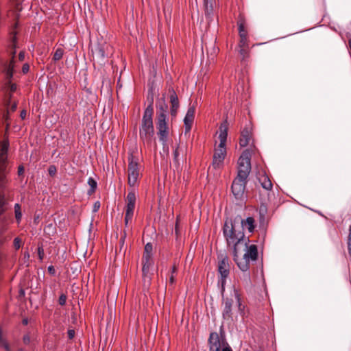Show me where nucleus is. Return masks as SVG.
<instances>
[{
	"mask_svg": "<svg viewBox=\"0 0 351 351\" xmlns=\"http://www.w3.org/2000/svg\"><path fill=\"white\" fill-rule=\"evenodd\" d=\"M8 146V142H0V234L6 230L7 219L3 215L10 201V195L6 190Z\"/></svg>",
	"mask_w": 351,
	"mask_h": 351,
	"instance_id": "nucleus-1",
	"label": "nucleus"
},
{
	"mask_svg": "<svg viewBox=\"0 0 351 351\" xmlns=\"http://www.w3.org/2000/svg\"><path fill=\"white\" fill-rule=\"evenodd\" d=\"M255 228V220L253 217H249L246 219H242L241 217H237L233 221H226L223 226V235L227 241V236H230L233 239L239 232L243 234L242 241L247 244L249 239L245 238L243 230L246 229L249 232H254Z\"/></svg>",
	"mask_w": 351,
	"mask_h": 351,
	"instance_id": "nucleus-2",
	"label": "nucleus"
},
{
	"mask_svg": "<svg viewBox=\"0 0 351 351\" xmlns=\"http://www.w3.org/2000/svg\"><path fill=\"white\" fill-rule=\"evenodd\" d=\"M154 109L152 105H149L145 109L141 125L139 129V137L144 145L150 146L154 136V128L153 125L152 116Z\"/></svg>",
	"mask_w": 351,
	"mask_h": 351,
	"instance_id": "nucleus-3",
	"label": "nucleus"
},
{
	"mask_svg": "<svg viewBox=\"0 0 351 351\" xmlns=\"http://www.w3.org/2000/svg\"><path fill=\"white\" fill-rule=\"evenodd\" d=\"M243 234L239 232L236 237L233 239L230 236H227L228 245H233L234 261L237 263L239 268L243 271H247L250 267V261L243 256L240 257L241 250H246L247 244L242 241Z\"/></svg>",
	"mask_w": 351,
	"mask_h": 351,
	"instance_id": "nucleus-4",
	"label": "nucleus"
},
{
	"mask_svg": "<svg viewBox=\"0 0 351 351\" xmlns=\"http://www.w3.org/2000/svg\"><path fill=\"white\" fill-rule=\"evenodd\" d=\"M228 136V123L227 121L223 122L219 127V138L220 143L218 147L215 149L213 165L215 168L219 167L223 162L226 154V143Z\"/></svg>",
	"mask_w": 351,
	"mask_h": 351,
	"instance_id": "nucleus-5",
	"label": "nucleus"
},
{
	"mask_svg": "<svg viewBox=\"0 0 351 351\" xmlns=\"http://www.w3.org/2000/svg\"><path fill=\"white\" fill-rule=\"evenodd\" d=\"M166 108L167 106H165V108H161V112L157 114L156 128L158 130L159 140L163 145V149L164 151L168 152L167 142L168 139L169 130L166 122Z\"/></svg>",
	"mask_w": 351,
	"mask_h": 351,
	"instance_id": "nucleus-6",
	"label": "nucleus"
},
{
	"mask_svg": "<svg viewBox=\"0 0 351 351\" xmlns=\"http://www.w3.org/2000/svg\"><path fill=\"white\" fill-rule=\"evenodd\" d=\"M251 152L249 149L243 151L238 160L237 178L239 179L247 180L251 171L250 163Z\"/></svg>",
	"mask_w": 351,
	"mask_h": 351,
	"instance_id": "nucleus-7",
	"label": "nucleus"
},
{
	"mask_svg": "<svg viewBox=\"0 0 351 351\" xmlns=\"http://www.w3.org/2000/svg\"><path fill=\"white\" fill-rule=\"evenodd\" d=\"M128 160V184L130 186H134L139 177V165L133 155L129 156Z\"/></svg>",
	"mask_w": 351,
	"mask_h": 351,
	"instance_id": "nucleus-8",
	"label": "nucleus"
},
{
	"mask_svg": "<svg viewBox=\"0 0 351 351\" xmlns=\"http://www.w3.org/2000/svg\"><path fill=\"white\" fill-rule=\"evenodd\" d=\"M136 203V195L134 192L130 191L126 198V207L125 215V225L127 226L133 217Z\"/></svg>",
	"mask_w": 351,
	"mask_h": 351,
	"instance_id": "nucleus-9",
	"label": "nucleus"
},
{
	"mask_svg": "<svg viewBox=\"0 0 351 351\" xmlns=\"http://www.w3.org/2000/svg\"><path fill=\"white\" fill-rule=\"evenodd\" d=\"M229 261L227 256H224L219 261L218 271L221 276V279L219 282L221 285V291H224V285L226 284V278L229 275Z\"/></svg>",
	"mask_w": 351,
	"mask_h": 351,
	"instance_id": "nucleus-10",
	"label": "nucleus"
},
{
	"mask_svg": "<svg viewBox=\"0 0 351 351\" xmlns=\"http://www.w3.org/2000/svg\"><path fill=\"white\" fill-rule=\"evenodd\" d=\"M247 180L236 177L232 184V192L234 197L241 199L245 192Z\"/></svg>",
	"mask_w": 351,
	"mask_h": 351,
	"instance_id": "nucleus-11",
	"label": "nucleus"
},
{
	"mask_svg": "<svg viewBox=\"0 0 351 351\" xmlns=\"http://www.w3.org/2000/svg\"><path fill=\"white\" fill-rule=\"evenodd\" d=\"M208 341L209 351H221L227 344L225 340L221 339L217 332L210 333Z\"/></svg>",
	"mask_w": 351,
	"mask_h": 351,
	"instance_id": "nucleus-12",
	"label": "nucleus"
},
{
	"mask_svg": "<svg viewBox=\"0 0 351 351\" xmlns=\"http://www.w3.org/2000/svg\"><path fill=\"white\" fill-rule=\"evenodd\" d=\"M195 112V108L194 106H191L188 108V110L184 119L185 130L186 132H189L191 129V126L194 121Z\"/></svg>",
	"mask_w": 351,
	"mask_h": 351,
	"instance_id": "nucleus-13",
	"label": "nucleus"
},
{
	"mask_svg": "<svg viewBox=\"0 0 351 351\" xmlns=\"http://www.w3.org/2000/svg\"><path fill=\"white\" fill-rule=\"evenodd\" d=\"M241 252H245L243 256L245 257V258H247L249 261H256L257 259L258 250L256 245H248L247 244L246 250H241Z\"/></svg>",
	"mask_w": 351,
	"mask_h": 351,
	"instance_id": "nucleus-14",
	"label": "nucleus"
},
{
	"mask_svg": "<svg viewBox=\"0 0 351 351\" xmlns=\"http://www.w3.org/2000/svg\"><path fill=\"white\" fill-rule=\"evenodd\" d=\"M250 140V132L248 128H245L241 134L239 144L241 147H245L249 144Z\"/></svg>",
	"mask_w": 351,
	"mask_h": 351,
	"instance_id": "nucleus-15",
	"label": "nucleus"
},
{
	"mask_svg": "<svg viewBox=\"0 0 351 351\" xmlns=\"http://www.w3.org/2000/svg\"><path fill=\"white\" fill-rule=\"evenodd\" d=\"M232 300L226 298L224 301V308L223 311V317L224 318H230L231 317Z\"/></svg>",
	"mask_w": 351,
	"mask_h": 351,
	"instance_id": "nucleus-16",
	"label": "nucleus"
},
{
	"mask_svg": "<svg viewBox=\"0 0 351 351\" xmlns=\"http://www.w3.org/2000/svg\"><path fill=\"white\" fill-rule=\"evenodd\" d=\"M259 182L262 187L267 191L271 190L272 189V183L268 176L266 175H263L259 178Z\"/></svg>",
	"mask_w": 351,
	"mask_h": 351,
	"instance_id": "nucleus-17",
	"label": "nucleus"
},
{
	"mask_svg": "<svg viewBox=\"0 0 351 351\" xmlns=\"http://www.w3.org/2000/svg\"><path fill=\"white\" fill-rule=\"evenodd\" d=\"M109 48H110L109 45H99L96 49L98 56H99L102 59L105 58L106 57H108L110 53H106V51H108Z\"/></svg>",
	"mask_w": 351,
	"mask_h": 351,
	"instance_id": "nucleus-18",
	"label": "nucleus"
},
{
	"mask_svg": "<svg viewBox=\"0 0 351 351\" xmlns=\"http://www.w3.org/2000/svg\"><path fill=\"white\" fill-rule=\"evenodd\" d=\"M204 3L205 7V15L209 21H212L213 19V5L214 3Z\"/></svg>",
	"mask_w": 351,
	"mask_h": 351,
	"instance_id": "nucleus-19",
	"label": "nucleus"
},
{
	"mask_svg": "<svg viewBox=\"0 0 351 351\" xmlns=\"http://www.w3.org/2000/svg\"><path fill=\"white\" fill-rule=\"evenodd\" d=\"M146 262L144 263L143 267V274L145 278V280L147 279L148 282H149L151 278L149 276V268L151 267V263L149 262V259H145Z\"/></svg>",
	"mask_w": 351,
	"mask_h": 351,
	"instance_id": "nucleus-20",
	"label": "nucleus"
},
{
	"mask_svg": "<svg viewBox=\"0 0 351 351\" xmlns=\"http://www.w3.org/2000/svg\"><path fill=\"white\" fill-rule=\"evenodd\" d=\"M170 102L171 104V108H179L178 98L173 90L171 91L170 94Z\"/></svg>",
	"mask_w": 351,
	"mask_h": 351,
	"instance_id": "nucleus-21",
	"label": "nucleus"
},
{
	"mask_svg": "<svg viewBox=\"0 0 351 351\" xmlns=\"http://www.w3.org/2000/svg\"><path fill=\"white\" fill-rule=\"evenodd\" d=\"M14 213L15 218L18 223H20L22 218V213L21 210V206L19 204L14 205Z\"/></svg>",
	"mask_w": 351,
	"mask_h": 351,
	"instance_id": "nucleus-22",
	"label": "nucleus"
},
{
	"mask_svg": "<svg viewBox=\"0 0 351 351\" xmlns=\"http://www.w3.org/2000/svg\"><path fill=\"white\" fill-rule=\"evenodd\" d=\"M88 184L90 186V190L88 191V193L89 195L92 194L93 192H95L96 188H97V182L93 178H89L88 180Z\"/></svg>",
	"mask_w": 351,
	"mask_h": 351,
	"instance_id": "nucleus-23",
	"label": "nucleus"
},
{
	"mask_svg": "<svg viewBox=\"0 0 351 351\" xmlns=\"http://www.w3.org/2000/svg\"><path fill=\"white\" fill-rule=\"evenodd\" d=\"M152 245L150 243H148L145 246V254L143 256V259H149V254L152 251Z\"/></svg>",
	"mask_w": 351,
	"mask_h": 351,
	"instance_id": "nucleus-24",
	"label": "nucleus"
},
{
	"mask_svg": "<svg viewBox=\"0 0 351 351\" xmlns=\"http://www.w3.org/2000/svg\"><path fill=\"white\" fill-rule=\"evenodd\" d=\"M63 53H64L63 49L61 48H58L53 54V60L55 61H58V60H60L62 58Z\"/></svg>",
	"mask_w": 351,
	"mask_h": 351,
	"instance_id": "nucleus-25",
	"label": "nucleus"
},
{
	"mask_svg": "<svg viewBox=\"0 0 351 351\" xmlns=\"http://www.w3.org/2000/svg\"><path fill=\"white\" fill-rule=\"evenodd\" d=\"M233 293H234V297L237 300V304L239 307L242 305L240 294L236 289H234Z\"/></svg>",
	"mask_w": 351,
	"mask_h": 351,
	"instance_id": "nucleus-26",
	"label": "nucleus"
},
{
	"mask_svg": "<svg viewBox=\"0 0 351 351\" xmlns=\"http://www.w3.org/2000/svg\"><path fill=\"white\" fill-rule=\"evenodd\" d=\"M179 155H180V152H179L178 147H176L175 149V150L173 151V156H174L173 160H174L175 164L177 166H179V165H180V162H179Z\"/></svg>",
	"mask_w": 351,
	"mask_h": 351,
	"instance_id": "nucleus-27",
	"label": "nucleus"
},
{
	"mask_svg": "<svg viewBox=\"0 0 351 351\" xmlns=\"http://www.w3.org/2000/svg\"><path fill=\"white\" fill-rule=\"evenodd\" d=\"M348 250L349 255L351 256V226H350V228H349Z\"/></svg>",
	"mask_w": 351,
	"mask_h": 351,
	"instance_id": "nucleus-28",
	"label": "nucleus"
},
{
	"mask_svg": "<svg viewBox=\"0 0 351 351\" xmlns=\"http://www.w3.org/2000/svg\"><path fill=\"white\" fill-rule=\"evenodd\" d=\"M57 169L54 165H51L48 169L49 174L51 176H54L56 173Z\"/></svg>",
	"mask_w": 351,
	"mask_h": 351,
	"instance_id": "nucleus-29",
	"label": "nucleus"
},
{
	"mask_svg": "<svg viewBox=\"0 0 351 351\" xmlns=\"http://www.w3.org/2000/svg\"><path fill=\"white\" fill-rule=\"evenodd\" d=\"M240 47H245L247 46V37L246 36H242L240 37Z\"/></svg>",
	"mask_w": 351,
	"mask_h": 351,
	"instance_id": "nucleus-30",
	"label": "nucleus"
},
{
	"mask_svg": "<svg viewBox=\"0 0 351 351\" xmlns=\"http://www.w3.org/2000/svg\"><path fill=\"white\" fill-rule=\"evenodd\" d=\"M21 240L19 237H16L14 240V247L18 250L21 247Z\"/></svg>",
	"mask_w": 351,
	"mask_h": 351,
	"instance_id": "nucleus-31",
	"label": "nucleus"
},
{
	"mask_svg": "<svg viewBox=\"0 0 351 351\" xmlns=\"http://www.w3.org/2000/svg\"><path fill=\"white\" fill-rule=\"evenodd\" d=\"M14 66V64L9 65V69H8V73H7L8 78L9 79V80L12 77Z\"/></svg>",
	"mask_w": 351,
	"mask_h": 351,
	"instance_id": "nucleus-32",
	"label": "nucleus"
},
{
	"mask_svg": "<svg viewBox=\"0 0 351 351\" xmlns=\"http://www.w3.org/2000/svg\"><path fill=\"white\" fill-rule=\"evenodd\" d=\"M7 86L9 87L11 92H14L16 90V85L11 83L10 81L8 82Z\"/></svg>",
	"mask_w": 351,
	"mask_h": 351,
	"instance_id": "nucleus-33",
	"label": "nucleus"
},
{
	"mask_svg": "<svg viewBox=\"0 0 351 351\" xmlns=\"http://www.w3.org/2000/svg\"><path fill=\"white\" fill-rule=\"evenodd\" d=\"M38 255L39 259L40 261H43V257H44V250L42 247H39L38 248Z\"/></svg>",
	"mask_w": 351,
	"mask_h": 351,
	"instance_id": "nucleus-34",
	"label": "nucleus"
},
{
	"mask_svg": "<svg viewBox=\"0 0 351 351\" xmlns=\"http://www.w3.org/2000/svg\"><path fill=\"white\" fill-rule=\"evenodd\" d=\"M239 31L240 37L243 36H246V32L244 29V26L242 24H240L239 26Z\"/></svg>",
	"mask_w": 351,
	"mask_h": 351,
	"instance_id": "nucleus-35",
	"label": "nucleus"
},
{
	"mask_svg": "<svg viewBox=\"0 0 351 351\" xmlns=\"http://www.w3.org/2000/svg\"><path fill=\"white\" fill-rule=\"evenodd\" d=\"M66 298L64 295H61L59 298V304L62 306L64 305L66 303Z\"/></svg>",
	"mask_w": 351,
	"mask_h": 351,
	"instance_id": "nucleus-36",
	"label": "nucleus"
},
{
	"mask_svg": "<svg viewBox=\"0 0 351 351\" xmlns=\"http://www.w3.org/2000/svg\"><path fill=\"white\" fill-rule=\"evenodd\" d=\"M266 211H267L266 206L265 205L262 204L260 207V215L263 217L265 215Z\"/></svg>",
	"mask_w": 351,
	"mask_h": 351,
	"instance_id": "nucleus-37",
	"label": "nucleus"
},
{
	"mask_svg": "<svg viewBox=\"0 0 351 351\" xmlns=\"http://www.w3.org/2000/svg\"><path fill=\"white\" fill-rule=\"evenodd\" d=\"M67 334L69 339H72L75 337V330L70 329L68 330Z\"/></svg>",
	"mask_w": 351,
	"mask_h": 351,
	"instance_id": "nucleus-38",
	"label": "nucleus"
},
{
	"mask_svg": "<svg viewBox=\"0 0 351 351\" xmlns=\"http://www.w3.org/2000/svg\"><path fill=\"white\" fill-rule=\"evenodd\" d=\"M29 257H30L29 253L28 252H25L24 254H23L24 262L25 263L28 262L29 260Z\"/></svg>",
	"mask_w": 351,
	"mask_h": 351,
	"instance_id": "nucleus-39",
	"label": "nucleus"
},
{
	"mask_svg": "<svg viewBox=\"0 0 351 351\" xmlns=\"http://www.w3.org/2000/svg\"><path fill=\"white\" fill-rule=\"evenodd\" d=\"M100 208L99 202H96L93 206V212H97Z\"/></svg>",
	"mask_w": 351,
	"mask_h": 351,
	"instance_id": "nucleus-40",
	"label": "nucleus"
},
{
	"mask_svg": "<svg viewBox=\"0 0 351 351\" xmlns=\"http://www.w3.org/2000/svg\"><path fill=\"white\" fill-rule=\"evenodd\" d=\"M47 269H48V271H49V274H51L52 275H55L56 270H55L53 266H51V265L49 266Z\"/></svg>",
	"mask_w": 351,
	"mask_h": 351,
	"instance_id": "nucleus-41",
	"label": "nucleus"
},
{
	"mask_svg": "<svg viewBox=\"0 0 351 351\" xmlns=\"http://www.w3.org/2000/svg\"><path fill=\"white\" fill-rule=\"evenodd\" d=\"M178 109V108H171V115L172 117L176 116Z\"/></svg>",
	"mask_w": 351,
	"mask_h": 351,
	"instance_id": "nucleus-42",
	"label": "nucleus"
},
{
	"mask_svg": "<svg viewBox=\"0 0 351 351\" xmlns=\"http://www.w3.org/2000/svg\"><path fill=\"white\" fill-rule=\"evenodd\" d=\"M29 66L27 64H23V68H22V71L24 73H26L28 72L29 71Z\"/></svg>",
	"mask_w": 351,
	"mask_h": 351,
	"instance_id": "nucleus-43",
	"label": "nucleus"
},
{
	"mask_svg": "<svg viewBox=\"0 0 351 351\" xmlns=\"http://www.w3.org/2000/svg\"><path fill=\"white\" fill-rule=\"evenodd\" d=\"M24 173V167L23 166H19L18 168V175L21 176Z\"/></svg>",
	"mask_w": 351,
	"mask_h": 351,
	"instance_id": "nucleus-44",
	"label": "nucleus"
},
{
	"mask_svg": "<svg viewBox=\"0 0 351 351\" xmlns=\"http://www.w3.org/2000/svg\"><path fill=\"white\" fill-rule=\"evenodd\" d=\"M25 58V53L23 51H21L19 54V59L20 61H23Z\"/></svg>",
	"mask_w": 351,
	"mask_h": 351,
	"instance_id": "nucleus-45",
	"label": "nucleus"
},
{
	"mask_svg": "<svg viewBox=\"0 0 351 351\" xmlns=\"http://www.w3.org/2000/svg\"><path fill=\"white\" fill-rule=\"evenodd\" d=\"M175 282V276L173 274H171L170 277H169V282L170 285H173Z\"/></svg>",
	"mask_w": 351,
	"mask_h": 351,
	"instance_id": "nucleus-46",
	"label": "nucleus"
},
{
	"mask_svg": "<svg viewBox=\"0 0 351 351\" xmlns=\"http://www.w3.org/2000/svg\"><path fill=\"white\" fill-rule=\"evenodd\" d=\"M221 351H232L231 348L229 346V345L227 343L226 345V346H224L223 348H222V350Z\"/></svg>",
	"mask_w": 351,
	"mask_h": 351,
	"instance_id": "nucleus-47",
	"label": "nucleus"
},
{
	"mask_svg": "<svg viewBox=\"0 0 351 351\" xmlns=\"http://www.w3.org/2000/svg\"><path fill=\"white\" fill-rule=\"evenodd\" d=\"M15 53H16V51L14 50L13 52H12V60L10 62V64H14V56H15Z\"/></svg>",
	"mask_w": 351,
	"mask_h": 351,
	"instance_id": "nucleus-48",
	"label": "nucleus"
},
{
	"mask_svg": "<svg viewBox=\"0 0 351 351\" xmlns=\"http://www.w3.org/2000/svg\"><path fill=\"white\" fill-rule=\"evenodd\" d=\"M23 341L25 343H29L30 341V338L29 336H24L23 337Z\"/></svg>",
	"mask_w": 351,
	"mask_h": 351,
	"instance_id": "nucleus-49",
	"label": "nucleus"
},
{
	"mask_svg": "<svg viewBox=\"0 0 351 351\" xmlns=\"http://www.w3.org/2000/svg\"><path fill=\"white\" fill-rule=\"evenodd\" d=\"M244 308H245V306L243 305L238 307V310L241 314L244 313Z\"/></svg>",
	"mask_w": 351,
	"mask_h": 351,
	"instance_id": "nucleus-50",
	"label": "nucleus"
},
{
	"mask_svg": "<svg viewBox=\"0 0 351 351\" xmlns=\"http://www.w3.org/2000/svg\"><path fill=\"white\" fill-rule=\"evenodd\" d=\"M241 49H240L239 52L241 55L244 56L245 53H246V51L245 49H244L245 47H241Z\"/></svg>",
	"mask_w": 351,
	"mask_h": 351,
	"instance_id": "nucleus-51",
	"label": "nucleus"
},
{
	"mask_svg": "<svg viewBox=\"0 0 351 351\" xmlns=\"http://www.w3.org/2000/svg\"><path fill=\"white\" fill-rule=\"evenodd\" d=\"M3 346L5 351H11L8 343H4Z\"/></svg>",
	"mask_w": 351,
	"mask_h": 351,
	"instance_id": "nucleus-52",
	"label": "nucleus"
},
{
	"mask_svg": "<svg viewBox=\"0 0 351 351\" xmlns=\"http://www.w3.org/2000/svg\"><path fill=\"white\" fill-rule=\"evenodd\" d=\"M21 117L22 119H25V117H26V111L25 110H23L21 112Z\"/></svg>",
	"mask_w": 351,
	"mask_h": 351,
	"instance_id": "nucleus-53",
	"label": "nucleus"
},
{
	"mask_svg": "<svg viewBox=\"0 0 351 351\" xmlns=\"http://www.w3.org/2000/svg\"><path fill=\"white\" fill-rule=\"evenodd\" d=\"M176 271H177V269H176V266H173V267H172V269H171V274L174 275V274H176Z\"/></svg>",
	"mask_w": 351,
	"mask_h": 351,
	"instance_id": "nucleus-54",
	"label": "nucleus"
},
{
	"mask_svg": "<svg viewBox=\"0 0 351 351\" xmlns=\"http://www.w3.org/2000/svg\"><path fill=\"white\" fill-rule=\"evenodd\" d=\"M204 3H214V0H204Z\"/></svg>",
	"mask_w": 351,
	"mask_h": 351,
	"instance_id": "nucleus-55",
	"label": "nucleus"
},
{
	"mask_svg": "<svg viewBox=\"0 0 351 351\" xmlns=\"http://www.w3.org/2000/svg\"><path fill=\"white\" fill-rule=\"evenodd\" d=\"M15 40H16V38H15V37H14V38H13V43H15ZM12 47H13V48H14V49H15V48H16V45H15V43H13Z\"/></svg>",
	"mask_w": 351,
	"mask_h": 351,
	"instance_id": "nucleus-56",
	"label": "nucleus"
},
{
	"mask_svg": "<svg viewBox=\"0 0 351 351\" xmlns=\"http://www.w3.org/2000/svg\"><path fill=\"white\" fill-rule=\"evenodd\" d=\"M27 323H28V321H27V319H24L23 320V324L27 325Z\"/></svg>",
	"mask_w": 351,
	"mask_h": 351,
	"instance_id": "nucleus-57",
	"label": "nucleus"
},
{
	"mask_svg": "<svg viewBox=\"0 0 351 351\" xmlns=\"http://www.w3.org/2000/svg\"><path fill=\"white\" fill-rule=\"evenodd\" d=\"M16 105H14V106H12V110H14L16 109Z\"/></svg>",
	"mask_w": 351,
	"mask_h": 351,
	"instance_id": "nucleus-58",
	"label": "nucleus"
},
{
	"mask_svg": "<svg viewBox=\"0 0 351 351\" xmlns=\"http://www.w3.org/2000/svg\"><path fill=\"white\" fill-rule=\"evenodd\" d=\"M125 237V235H123V237L122 238V240H123V241L124 240Z\"/></svg>",
	"mask_w": 351,
	"mask_h": 351,
	"instance_id": "nucleus-59",
	"label": "nucleus"
},
{
	"mask_svg": "<svg viewBox=\"0 0 351 351\" xmlns=\"http://www.w3.org/2000/svg\"><path fill=\"white\" fill-rule=\"evenodd\" d=\"M19 351H23V350H19Z\"/></svg>",
	"mask_w": 351,
	"mask_h": 351,
	"instance_id": "nucleus-60",
	"label": "nucleus"
}]
</instances>
